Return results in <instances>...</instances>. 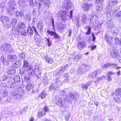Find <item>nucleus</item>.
I'll return each mask as SVG.
<instances>
[{"mask_svg": "<svg viewBox=\"0 0 121 121\" xmlns=\"http://www.w3.org/2000/svg\"><path fill=\"white\" fill-rule=\"evenodd\" d=\"M7 13L11 15L14 14L16 12V4L14 0H10L7 4Z\"/></svg>", "mask_w": 121, "mask_h": 121, "instance_id": "nucleus-1", "label": "nucleus"}, {"mask_svg": "<svg viewBox=\"0 0 121 121\" xmlns=\"http://www.w3.org/2000/svg\"><path fill=\"white\" fill-rule=\"evenodd\" d=\"M90 68V66L89 65L85 63H82L80 67H79L78 69L77 73L80 74H82L88 71Z\"/></svg>", "mask_w": 121, "mask_h": 121, "instance_id": "nucleus-2", "label": "nucleus"}, {"mask_svg": "<svg viewBox=\"0 0 121 121\" xmlns=\"http://www.w3.org/2000/svg\"><path fill=\"white\" fill-rule=\"evenodd\" d=\"M62 6L63 8L69 10L72 7V3L70 0H64Z\"/></svg>", "mask_w": 121, "mask_h": 121, "instance_id": "nucleus-3", "label": "nucleus"}, {"mask_svg": "<svg viewBox=\"0 0 121 121\" xmlns=\"http://www.w3.org/2000/svg\"><path fill=\"white\" fill-rule=\"evenodd\" d=\"M81 6L82 9L85 11H89L93 7L92 4L86 3H82Z\"/></svg>", "mask_w": 121, "mask_h": 121, "instance_id": "nucleus-4", "label": "nucleus"}, {"mask_svg": "<svg viewBox=\"0 0 121 121\" xmlns=\"http://www.w3.org/2000/svg\"><path fill=\"white\" fill-rule=\"evenodd\" d=\"M59 89V87L57 86L56 84L52 83L49 87V91H51L53 93L57 90H58Z\"/></svg>", "mask_w": 121, "mask_h": 121, "instance_id": "nucleus-5", "label": "nucleus"}, {"mask_svg": "<svg viewBox=\"0 0 121 121\" xmlns=\"http://www.w3.org/2000/svg\"><path fill=\"white\" fill-rule=\"evenodd\" d=\"M68 12L66 11H59L58 13L59 17H61L62 20L65 21L66 19V14H68Z\"/></svg>", "mask_w": 121, "mask_h": 121, "instance_id": "nucleus-6", "label": "nucleus"}, {"mask_svg": "<svg viewBox=\"0 0 121 121\" xmlns=\"http://www.w3.org/2000/svg\"><path fill=\"white\" fill-rule=\"evenodd\" d=\"M17 83L15 82H12L11 81H9L8 82L7 86L10 88L18 89L19 88V86L18 85Z\"/></svg>", "mask_w": 121, "mask_h": 121, "instance_id": "nucleus-7", "label": "nucleus"}, {"mask_svg": "<svg viewBox=\"0 0 121 121\" xmlns=\"http://www.w3.org/2000/svg\"><path fill=\"white\" fill-rule=\"evenodd\" d=\"M100 73L101 71L100 70H97L91 73L89 76L88 78L89 79H91L92 78L97 77L100 75Z\"/></svg>", "mask_w": 121, "mask_h": 121, "instance_id": "nucleus-8", "label": "nucleus"}, {"mask_svg": "<svg viewBox=\"0 0 121 121\" xmlns=\"http://www.w3.org/2000/svg\"><path fill=\"white\" fill-rule=\"evenodd\" d=\"M86 43L85 41L79 42L78 43L77 48L80 50H83L86 46Z\"/></svg>", "mask_w": 121, "mask_h": 121, "instance_id": "nucleus-9", "label": "nucleus"}, {"mask_svg": "<svg viewBox=\"0 0 121 121\" xmlns=\"http://www.w3.org/2000/svg\"><path fill=\"white\" fill-rule=\"evenodd\" d=\"M24 70L27 71L30 70L32 68L31 66L29 63L26 60L24 61V64L22 67Z\"/></svg>", "mask_w": 121, "mask_h": 121, "instance_id": "nucleus-10", "label": "nucleus"}, {"mask_svg": "<svg viewBox=\"0 0 121 121\" xmlns=\"http://www.w3.org/2000/svg\"><path fill=\"white\" fill-rule=\"evenodd\" d=\"M47 32L48 34L51 36H53L54 39H59L60 38V36L56 33L55 31H52L47 30Z\"/></svg>", "mask_w": 121, "mask_h": 121, "instance_id": "nucleus-11", "label": "nucleus"}, {"mask_svg": "<svg viewBox=\"0 0 121 121\" xmlns=\"http://www.w3.org/2000/svg\"><path fill=\"white\" fill-rule=\"evenodd\" d=\"M111 56L113 58L117 59L119 57V54L117 50L114 49H113L111 53Z\"/></svg>", "mask_w": 121, "mask_h": 121, "instance_id": "nucleus-12", "label": "nucleus"}, {"mask_svg": "<svg viewBox=\"0 0 121 121\" xmlns=\"http://www.w3.org/2000/svg\"><path fill=\"white\" fill-rule=\"evenodd\" d=\"M32 27L34 30L35 33L34 37V39L36 41H39L40 40V35L38 33L37 30L35 28V26H32Z\"/></svg>", "mask_w": 121, "mask_h": 121, "instance_id": "nucleus-13", "label": "nucleus"}, {"mask_svg": "<svg viewBox=\"0 0 121 121\" xmlns=\"http://www.w3.org/2000/svg\"><path fill=\"white\" fill-rule=\"evenodd\" d=\"M64 71V68L62 67H60L56 69L55 75L59 76L63 73Z\"/></svg>", "mask_w": 121, "mask_h": 121, "instance_id": "nucleus-14", "label": "nucleus"}, {"mask_svg": "<svg viewBox=\"0 0 121 121\" xmlns=\"http://www.w3.org/2000/svg\"><path fill=\"white\" fill-rule=\"evenodd\" d=\"M2 48L5 51L10 52V45L6 43L3 44L2 46Z\"/></svg>", "mask_w": 121, "mask_h": 121, "instance_id": "nucleus-15", "label": "nucleus"}, {"mask_svg": "<svg viewBox=\"0 0 121 121\" xmlns=\"http://www.w3.org/2000/svg\"><path fill=\"white\" fill-rule=\"evenodd\" d=\"M85 29L87 30V31L85 33L86 35H85V37L86 39L87 38L88 39L89 37V35H90L91 33V27H90L87 26L85 27Z\"/></svg>", "mask_w": 121, "mask_h": 121, "instance_id": "nucleus-16", "label": "nucleus"}, {"mask_svg": "<svg viewBox=\"0 0 121 121\" xmlns=\"http://www.w3.org/2000/svg\"><path fill=\"white\" fill-rule=\"evenodd\" d=\"M17 58V56L15 55H12L9 54L7 56V59L8 60L12 62H13L15 61H16Z\"/></svg>", "mask_w": 121, "mask_h": 121, "instance_id": "nucleus-17", "label": "nucleus"}, {"mask_svg": "<svg viewBox=\"0 0 121 121\" xmlns=\"http://www.w3.org/2000/svg\"><path fill=\"white\" fill-rule=\"evenodd\" d=\"M30 77L29 74H27L22 76V79L26 83H28L31 82Z\"/></svg>", "mask_w": 121, "mask_h": 121, "instance_id": "nucleus-18", "label": "nucleus"}, {"mask_svg": "<svg viewBox=\"0 0 121 121\" xmlns=\"http://www.w3.org/2000/svg\"><path fill=\"white\" fill-rule=\"evenodd\" d=\"M43 22L41 20H39L37 25V27L40 34L42 33L43 26L42 25Z\"/></svg>", "mask_w": 121, "mask_h": 121, "instance_id": "nucleus-19", "label": "nucleus"}, {"mask_svg": "<svg viewBox=\"0 0 121 121\" xmlns=\"http://www.w3.org/2000/svg\"><path fill=\"white\" fill-rule=\"evenodd\" d=\"M26 26L25 24L21 22L19 23L17 28L15 29L16 31L18 30L19 29H25L26 28Z\"/></svg>", "mask_w": 121, "mask_h": 121, "instance_id": "nucleus-20", "label": "nucleus"}, {"mask_svg": "<svg viewBox=\"0 0 121 121\" xmlns=\"http://www.w3.org/2000/svg\"><path fill=\"white\" fill-rule=\"evenodd\" d=\"M69 94L70 95L71 99H73L75 101L76 100L77 97L79 96L77 92H75L74 93L70 92Z\"/></svg>", "mask_w": 121, "mask_h": 121, "instance_id": "nucleus-21", "label": "nucleus"}, {"mask_svg": "<svg viewBox=\"0 0 121 121\" xmlns=\"http://www.w3.org/2000/svg\"><path fill=\"white\" fill-rule=\"evenodd\" d=\"M22 62L20 60L17 61L15 63L13 64V66L15 68H17L20 67L22 65Z\"/></svg>", "mask_w": 121, "mask_h": 121, "instance_id": "nucleus-22", "label": "nucleus"}, {"mask_svg": "<svg viewBox=\"0 0 121 121\" xmlns=\"http://www.w3.org/2000/svg\"><path fill=\"white\" fill-rule=\"evenodd\" d=\"M34 86L33 84L31 82L27 83L26 86V89L27 91H29Z\"/></svg>", "mask_w": 121, "mask_h": 121, "instance_id": "nucleus-23", "label": "nucleus"}, {"mask_svg": "<svg viewBox=\"0 0 121 121\" xmlns=\"http://www.w3.org/2000/svg\"><path fill=\"white\" fill-rule=\"evenodd\" d=\"M24 29H22V30L19 29V30L16 31V30H14L15 31V34L20 33L22 35H26V30Z\"/></svg>", "mask_w": 121, "mask_h": 121, "instance_id": "nucleus-24", "label": "nucleus"}, {"mask_svg": "<svg viewBox=\"0 0 121 121\" xmlns=\"http://www.w3.org/2000/svg\"><path fill=\"white\" fill-rule=\"evenodd\" d=\"M17 4L20 7H24L25 5V0H17Z\"/></svg>", "mask_w": 121, "mask_h": 121, "instance_id": "nucleus-25", "label": "nucleus"}, {"mask_svg": "<svg viewBox=\"0 0 121 121\" xmlns=\"http://www.w3.org/2000/svg\"><path fill=\"white\" fill-rule=\"evenodd\" d=\"M32 70L34 71H36V70H42V68L40 67V65L39 64H36L33 66L32 67Z\"/></svg>", "mask_w": 121, "mask_h": 121, "instance_id": "nucleus-26", "label": "nucleus"}, {"mask_svg": "<svg viewBox=\"0 0 121 121\" xmlns=\"http://www.w3.org/2000/svg\"><path fill=\"white\" fill-rule=\"evenodd\" d=\"M33 28H32L30 27H28L27 30V34L28 35L31 36V37L33 36Z\"/></svg>", "mask_w": 121, "mask_h": 121, "instance_id": "nucleus-27", "label": "nucleus"}, {"mask_svg": "<svg viewBox=\"0 0 121 121\" xmlns=\"http://www.w3.org/2000/svg\"><path fill=\"white\" fill-rule=\"evenodd\" d=\"M24 19L27 23L30 22L31 20V16L30 14H26L24 16Z\"/></svg>", "mask_w": 121, "mask_h": 121, "instance_id": "nucleus-28", "label": "nucleus"}, {"mask_svg": "<svg viewBox=\"0 0 121 121\" xmlns=\"http://www.w3.org/2000/svg\"><path fill=\"white\" fill-rule=\"evenodd\" d=\"M9 17L4 16H2L0 18V20L3 22H5L9 21Z\"/></svg>", "mask_w": 121, "mask_h": 121, "instance_id": "nucleus-29", "label": "nucleus"}, {"mask_svg": "<svg viewBox=\"0 0 121 121\" xmlns=\"http://www.w3.org/2000/svg\"><path fill=\"white\" fill-rule=\"evenodd\" d=\"M92 37H89L88 39L87 38L86 39L90 43V42L91 41H92L94 42L95 41V39H96V38L95 37V35L93 33H92Z\"/></svg>", "mask_w": 121, "mask_h": 121, "instance_id": "nucleus-30", "label": "nucleus"}, {"mask_svg": "<svg viewBox=\"0 0 121 121\" xmlns=\"http://www.w3.org/2000/svg\"><path fill=\"white\" fill-rule=\"evenodd\" d=\"M42 70H36V71H34L35 75L37 77V78H39V77H41L42 74Z\"/></svg>", "mask_w": 121, "mask_h": 121, "instance_id": "nucleus-31", "label": "nucleus"}, {"mask_svg": "<svg viewBox=\"0 0 121 121\" xmlns=\"http://www.w3.org/2000/svg\"><path fill=\"white\" fill-rule=\"evenodd\" d=\"M117 0H110L108 2V3L109 6L111 5L114 6L117 4Z\"/></svg>", "mask_w": 121, "mask_h": 121, "instance_id": "nucleus-32", "label": "nucleus"}, {"mask_svg": "<svg viewBox=\"0 0 121 121\" xmlns=\"http://www.w3.org/2000/svg\"><path fill=\"white\" fill-rule=\"evenodd\" d=\"M112 38L109 35H106V41L110 45H111L113 42Z\"/></svg>", "mask_w": 121, "mask_h": 121, "instance_id": "nucleus-33", "label": "nucleus"}, {"mask_svg": "<svg viewBox=\"0 0 121 121\" xmlns=\"http://www.w3.org/2000/svg\"><path fill=\"white\" fill-rule=\"evenodd\" d=\"M82 54H78L74 57L73 60L74 61L77 62L82 57Z\"/></svg>", "mask_w": 121, "mask_h": 121, "instance_id": "nucleus-34", "label": "nucleus"}, {"mask_svg": "<svg viewBox=\"0 0 121 121\" xmlns=\"http://www.w3.org/2000/svg\"><path fill=\"white\" fill-rule=\"evenodd\" d=\"M7 72L8 74L12 75L15 73L16 72V70L13 68H11L8 69Z\"/></svg>", "mask_w": 121, "mask_h": 121, "instance_id": "nucleus-35", "label": "nucleus"}, {"mask_svg": "<svg viewBox=\"0 0 121 121\" xmlns=\"http://www.w3.org/2000/svg\"><path fill=\"white\" fill-rule=\"evenodd\" d=\"M47 94L44 91H43L40 94L39 97H40L42 99L44 98L46 96Z\"/></svg>", "mask_w": 121, "mask_h": 121, "instance_id": "nucleus-36", "label": "nucleus"}, {"mask_svg": "<svg viewBox=\"0 0 121 121\" xmlns=\"http://www.w3.org/2000/svg\"><path fill=\"white\" fill-rule=\"evenodd\" d=\"M60 78H56L54 80L53 83L56 84V85H57V86L59 87V85L61 83V81L60 80Z\"/></svg>", "mask_w": 121, "mask_h": 121, "instance_id": "nucleus-37", "label": "nucleus"}, {"mask_svg": "<svg viewBox=\"0 0 121 121\" xmlns=\"http://www.w3.org/2000/svg\"><path fill=\"white\" fill-rule=\"evenodd\" d=\"M117 66V64H111L110 63L106 64V68L109 67L112 68L116 67Z\"/></svg>", "mask_w": 121, "mask_h": 121, "instance_id": "nucleus-38", "label": "nucleus"}, {"mask_svg": "<svg viewBox=\"0 0 121 121\" xmlns=\"http://www.w3.org/2000/svg\"><path fill=\"white\" fill-rule=\"evenodd\" d=\"M17 22V20L15 18H13L11 22V24L13 25L12 27L13 30L12 31H13V27H15L16 24Z\"/></svg>", "mask_w": 121, "mask_h": 121, "instance_id": "nucleus-39", "label": "nucleus"}, {"mask_svg": "<svg viewBox=\"0 0 121 121\" xmlns=\"http://www.w3.org/2000/svg\"><path fill=\"white\" fill-rule=\"evenodd\" d=\"M108 74L107 75V79L108 81H111L112 78L111 77V76L113 74V72H108Z\"/></svg>", "mask_w": 121, "mask_h": 121, "instance_id": "nucleus-40", "label": "nucleus"}, {"mask_svg": "<svg viewBox=\"0 0 121 121\" xmlns=\"http://www.w3.org/2000/svg\"><path fill=\"white\" fill-rule=\"evenodd\" d=\"M13 79L15 82H20V77L19 75H16L14 77Z\"/></svg>", "mask_w": 121, "mask_h": 121, "instance_id": "nucleus-41", "label": "nucleus"}, {"mask_svg": "<svg viewBox=\"0 0 121 121\" xmlns=\"http://www.w3.org/2000/svg\"><path fill=\"white\" fill-rule=\"evenodd\" d=\"M65 100L67 101L70 102L71 101V97L70 96V95H66L64 98Z\"/></svg>", "mask_w": 121, "mask_h": 121, "instance_id": "nucleus-42", "label": "nucleus"}, {"mask_svg": "<svg viewBox=\"0 0 121 121\" xmlns=\"http://www.w3.org/2000/svg\"><path fill=\"white\" fill-rule=\"evenodd\" d=\"M56 99H57L58 100L57 101V102L56 103V104L61 107L62 106V101L58 98H56Z\"/></svg>", "mask_w": 121, "mask_h": 121, "instance_id": "nucleus-43", "label": "nucleus"}, {"mask_svg": "<svg viewBox=\"0 0 121 121\" xmlns=\"http://www.w3.org/2000/svg\"><path fill=\"white\" fill-rule=\"evenodd\" d=\"M104 78V76H103L101 77H98L97 78V80L95 81L94 82L95 84L98 83L101 80Z\"/></svg>", "mask_w": 121, "mask_h": 121, "instance_id": "nucleus-44", "label": "nucleus"}, {"mask_svg": "<svg viewBox=\"0 0 121 121\" xmlns=\"http://www.w3.org/2000/svg\"><path fill=\"white\" fill-rule=\"evenodd\" d=\"M45 60L48 63H51L53 62V59L50 58L49 57L46 56L45 57Z\"/></svg>", "mask_w": 121, "mask_h": 121, "instance_id": "nucleus-45", "label": "nucleus"}, {"mask_svg": "<svg viewBox=\"0 0 121 121\" xmlns=\"http://www.w3.org/2000/svg\"><path fill=\"white\" fill-rule=\"evenodd\" d=\"M60 95L62 96V98H64L66 95V92L65 91L63 90L60 91L59 92Z\"/></svg>", "mask_w": 121, "mask_h": 121, "instance_id": "nucleus-46", "label": "nucleus"}, {"mask_svg": "<svg viewBox=\"0 0 121 121\" xmlns=\"http://www.w3.org/2000/svg\"><path fill=\"white\" fill-rule=\"evenodd\" d=\"M58 27L60 29L64 30L66 27V25L65 24H63L60 23L59 24Z\"/></svg>", "mask_w": 121, "mask_h": 121, "instance_id": "nucleus-47", "label": "nucleus"}, {"mask_svg": "<svg viewBox=\"0 0 121 121\" xmlns=\"http://www.w3.org/2000/svg\"><path fill=\"white\" fill-rule=\"evenodd\" d=\"M81 87L83 90H87L88 88L87 85L85 84H82L81 85Z\"/></svg>", "mask_w": 121, "mask_h": 121, "instance_id": "nucleus-48", "label": "nucleus"}, {"mask_svg": "<svg viewBox=\"0 0 121 121\" xmlns=\"http://www.w3.org/2000/svg\"><path fill=\"white\" fill-rule=\"evenodd\" d=\"M35 1V0H30V5L31 7H34L36 4Z\"/></svg>", "mask_w": 121, "mask_h": 121, "instance_id": "nucleus-49", "label": "nucleus"}, {"mask_svg": "<svg viewBox=\"0 0 121 121\" xmlns=\"http://www.w3.org/2000/svg\"><path fill=\"white\" fill-rule=\"evenodd\" d=\"M16 16L18 17L21 16V17H22L23 16V13L21 11L20 12H16Z\"/></svg>", "mask_w": 121, "mask_h": 121, "instance_id": "nucleus-50", "label": "nucleus"}, {"mask_svg": "<svg viewBox=\"0 0 121 121\" xmlns=\"http://www.w3.org/2000/svg\"><path fill=\"white\" fill-rule=\"evenodd\" d=\"M46 40L47 41V44L48 47H50L52 45V42L50 41V38L47 39Z\"/></svg>", "mask_w": 121, "mask_h": 121, "instance_id": "nucleus-51", "label": "nucleus"}, {"mask_svg": "<svg viewBox=\"0 0 121 121\" xmlns=\"http://www.w3.org/2000/svg\"><path fill=\"white\" fill-rule=\"evenodd\" d=\"M25 55L23 53H22L20 54L19 55V60H20L21 61L24 58Z\"/></svg>", "mask_w": 121, "mask_h": 121, "instance_id": "nucleus-52", "label": "nucleus"}, {"mask_svg": "<svg viewBox=\"0 0 121 121\" xmlns=\"http://www.w3.org/2000/svg\"><path fill=\"white\" fill-rule=\"evenodd\" d=\"M119 32V30L117 28H115L113 31V34L115 35H117Z\"/></svg>", "mask_w": 121, "mask_h": 121, "instance_id": "nucleus-53", "label": "nucleus"}, {"mask_svg": "<svg viewBox=\"0 0 121 121\" xmlns=\"http://www.w3.org/2000/svg\"><path fill=\"white\" fill-rule=\"evenodd\" d=\"M7 76H6L5 74L3 75L1 77L0 79V80L1 81H3L6 80L7 78Z\"/></svg>", "mask_w": 121, "mask_h": 121, "instance_id": "nucleus-54", "label": "nucleus"}, {"mask_svg": "<svg viewBox=\"0 0 121 121\" xmlns=\"http://www.w3.org/2000/svg\"><path fill=\"white\" fill-rule=\"evenodd\" d=\"M115 99L117 103L121 102V97L120 95L118 96L115 98Z\"/></svg>", "mask_w": 121, "mask_h": 121, "instance_id": "nucleus-55", "label": "nucleus"}, {"mask_svg": "<svg viewBox=\"0 0 121 121\" xmlns=\"http://www.w3.org/2000/svg\"><path fill=\"white\" fill-rule=\"evenodd\" d=\"M38 21V18L34 17L33 18V21L32 22V24H34L35 23H37Z\"/></svg>", "mask_w": 121, "mask_h": 121, "instance_id": "nucleus-56", "label": "nucleus"}, {"mask_svg": "<svg viewBox=\"0 0 121 121\" xmlns=\"http://www.w3.org/2000/svg\"><path fill=\"white\" fill-rule=\"evenodd\" d=\"M96 8L98 11H101L102 10V5L101 4H98L97 5Z\"/></svg>", "mask_w": 121, "mask_h": 121, "instance_id": "nucleus-57", "label": "nucleus"}, {"mask_svg": "<svg viewBox=\"0 0 121 121\" xmlns=\"http://www.w3.org/2000/svg\"><path fill=\"white\" fill-rule=\"evenodd\" d=\"M14 98L16 99H20L21 97V95L18 94H15L14 95Z\"/></svg>", "mask_w": 121, "mask_h": 121, "instance_id": "nucleus-58", "label": "nucleus"}, {"mask_svg": "<svg viewBox=\"0 0 121 121\" xmlns=\"http://www.w3.org/2000/svg\"><path fill=\"white\" fill-rule=\"evenodd\" d=\"M107 25L109 27H111V26H112L113 24L112 22V21L111 20H110V21L109 20L108 22Z\"/></svg>", "mask_w": 121, "mask_h": 121, "instance_id": "nucleus-59", "label": "nucleus"}, {"mask_svg": "<svg viewBox=\"0 0 121 121\" xmlns=\"http://www.w3.org/2000/svg\"><path fill=\"white\" fill-rule=\"evenodd\" d=\"M50 4V2L48 0H46L44 3V4L46 6H47L48 7L49 6V5Z\"/></svg>", "mask_w": 121, "mask_h": 121, "instance_id": "nucleus-60", "label": "nucleus"}, {"mask_svg": "<svg viewBox=\"0 0 121 121\" xmlns=\"http://www.w3.org/2000/svg\"><path fill=\"white\" fill-rule=\"evenodd\" d=\"M121 92V88L118 89L116 90V95H119Z\"/></svg>", "mask_w": 121, "mask_h": 121, "instance_id": "nucleus-61", "label": "nucleus"}, {"mask_svg": "<svg viewBox=\"0 0 121 121\" xmlns=\"http://www.w3.org/2000/svg\"><path fill=\"white\" fill-rule=\"evenodd\" d=\"M36 5L38 7V9H40L41 8V6L43 4L37 3L36 4Z\"/></svg>", "mask_w": 121, "mask_h": 121, "instance_id": "nucleus-62", "label": "nucleus"}, {"mask_svg": "<svg viewBox=\"0 0 121 121\" xmlns=\"http://www.w3.org/2000/svg\"><path fill=\"white\" fill-rule=\"evenodd\" d=\"M43 110L45 111L46 112H47L49 111V109L48 107L47 106H45L43 109Z\"/></svg>", "mask_w": 121, "mask_h": 121, "instance_id": "nucleus-63", "label": "nucleus"}, {"mask_svg": "<svg viewBox=\"0 0 121 121\" xmlns=\"http://www.w3.org/2000/svg\"><path fill=\"white\" fill-rule=\"evenodd\" d=\"M6 58L5 57H4V56L2 55L1 56L0 59L1 61L3 63L5 61Z\"/></svg>", "mask_w": 121, "mask_h": 121, "instance_id": "nucleus-64", "label": "nucleus"}]
</instances>
